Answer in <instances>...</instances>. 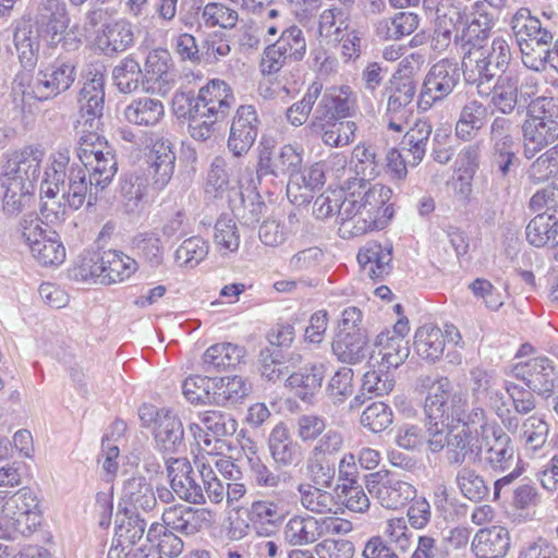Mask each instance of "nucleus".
Here are the masks:
<instances>
[{
	"label": "nucleus",
	"instance_id": "22",
	"mask_svg": "<svg viewBox=\"0 0 558 558\" xmlns=\"http://www.w3.org/2000/svg\"><path fill=\"white\" fill-rule=\"evenodd\" d=\"M66 175L69 180L68 190L62 194V199H65L69 208L73 210L81 208L85 202L88 206H92L97 201L98 192L105 189V186L94 184L93 172L76 163H73L69 169L66 168Z\"/></svg>",
	"mask_w": 558,
	"mask_h": 558
},
{
	"label": "nucleus",
	"instance_id": "61",
	"mask_svg": "<svg viewBox=\"0 0 558 558\" xmlns=\"http://www.w3.org/2000/svg\"><path fill=\"white\" fill-rule=\"evenodd\" d=\"M39 40L38 32L34 33L31 26H21L15 31V48L20 61L25 68H33L35 65L39 51Z\"/></svg>",
	"mask_w": 558,
	"mask_h": 558
},
{
	"label": "nucleus",
	"instance_id": "21",
	"mask_svg": "<svg viewBox=\"0 0 558 558\" xmlns=\"http://www.w3.org/2000/svg\"><path fill=\"white\" fill-rule=\"evenodd\" d=\"M105 80L101 74H94L87 81L80 93V117L76 121V128L99 129L104 111Z\"/></svg>",
	"mask_w": 558,
	"mask_h": 558
},
{
	"label": "nucleus",
	"instance_id": "12",
	"mask_svg": "<svg viewBox=\"0 0 558 558\" xmlns=\"http://www.w3.org/2000/svg\"><path fill=\"white\" fill-rule=\"evenodd\" d=\"M460 83V69L454 60L445 58L430 66L426 73L417 99L422 111L445 100Z\"/></svg>",
	"mask_w": 558,
	"mask_h": 558
},
{
	"label": "nucleus",
	"instance_id": "29",
	"mask_svg": "<svg viewBox=\"0 0 558 558\" xmlns=\"http://www.w3.org/2000/svg\"><path fill=\"white\" fill-rule=\"evenodd\" d=\"M284 543L293 547L314 544L322 538L319 518L308 513H295L282 529Z\"/></svg>",
	"mask_w": 558,
	"mask_h": 558
},
{
	"label": "nucleus",
	"instance_id": "62",
	"mask_svg": "<svg viewBox=\"0 0 558 558\" xmlns=\"http://www.w3.org/2000/svg\"><path fill=\"white\" fill-rule=\"evenodd\" d=\"M209 252V245L201 236L185 239L174 253L179 266L194 268L205 259Z\"/></svg>",
	"mask_w": 558,
	"mask_h": 558
},
{
	"label": "nucleus",
	"instance_id": "33",
	"mask_svg": "<svg viewBox=\"0 0 558 558\" xmlns=\"http://www.w3.org/2000/svg\"><path fill=\"white\" fill-rule=\"evenodd\" d=\"M488 121V108L480 100L466 101L456 122V136L464 142L473 141Z\"/></svg>",
	"mask_w": 558,
	"mask_h": 558
},
{
	"label": "nucleus",
	"instance_id": "60",
	"mask_svg": "<svg viewBox=\"0 0 558 558\" xmlns=\"http://www.w3.org/2000/svg\"><path fill=\"white\" fill-rule=\"evenodd\" d=\"M198 420L214 437L213 442L232 436L238 428V423L229 413L221 411H205L198 415Z\"/></svg>",
	"mask_w": 558,
	"mask_h": 558
},
{
	"label": "nucleus",
	"instance_id": "11",
	"mask_svg": "<svg viewBox=\"0 0 558 558\" xmlns=\"http://www.w3.org/2000/svg\"><path fill=\"white\" fill-rule=\"evenodd\" d=\"M476 442V457L493 471L505 472L514 464L512 439L500 426L482 425Z\"/></svg>",
	"mask_w": 558,
	"mask_h": 558
},
{
	"label": "nucleus",
	"instance_id": "18",
	"mask_svg": "<svg viewBox=\"0 0 558 558\" xmlns=\"http://www.w3.org/2000/svg\"><path fill=\"white\" fill-rule=\"evenodd\" d=\"M233 102L234 96L228 84L221 80H211L191 100L190 108L208 118L221 120L227 116Z\"/></svg>",
	"mask_w": 558,
	"mask_h": 558
},
{
	"label": "nucleus",
	"instance_id": "17",
	"mask_svg": "<svg viewBox=\"0 0 558 558\" xmlns=\"http://www.w3.org/2000/svg\"><path fill=\"white\" fill-rule=\"evenodd\" d=\"M162 525L184 535H194L216 523L217 513L207 508L175 505L162 512Z\"/></svg>",
	"mask_w": 558,
	"mask_h": 558
},
{
	"label": "nucleus",
	"instance_id": "48",
	"mask_svg": "<svg viewBox=\"0 0 558 558\" xmlns=\"http://www.w3.org/2000/svg\"><path fill=\"white\" fill-rule=\"evenodd\" d=\"M526 239L536 247L558 243V217L547 211L535 216L526 226Z\"/></svg>",
	"mask_w": 558,
	"mask_h": 558
},
{
	"label": "nucleus",
	"instance_id": "3",
	"mask_svg": "<svg viewBox=\"0 0 558 558\" xmlns=\"http://www.w3.org/2000/svg\"><path fill=\"white\" fill-rule=\"evenodd\" d=\"M39 498L31 488L23 487L15 493L7 490L3 509L0 511V525L5 541L28 536L40 525Z\"/></svg>",
	"mask_w": 558,
	"mask_h": 558
},
{
	"label": "nucleus",
	"instance_id": "51",
	"mask_svg": "<svg viewBox=\"0 0 558 558\" xmlns=\"http://www.w3.org/2000/svg\"><path fill=\"white\" fill-rule=\"evenodd\" d=\"M165 114V108L160 100L142 97L133 100L124 110L125 119L137 125H155Z\"/></svg>",
	"mask_w": 558,
	"mask_h": 558
},
{
	"label": "nucleus",
	"instance_id": "58",
	"mask_svg": "<svg viewBox=\"0 0 558 558\" xmlns=\"http://www.w3.org/2000/svg\"><path fill=\"white\" fill-rule=\"evenodd\" d=\"M147 539L151 544H156L157 551L170 558L178 557L184 547V543L181 537L174 534L169 527L155 522L150 525L147 531Z\"/></svg>",
	"mask_w": 558,
	"mask_h": 558
},
{
	"label": "nucleus",
	"instance_id": "19",
	"mask_svg": "<svg viewBox=\"0 0 558 558\" xmlns=\"http://www.w3.org/2000/svg\"><path fill=\"white\" fill-rule=\"evenodd\" d=\"M256 108L252 105L240 106L233 117L228 148L235 157L245 155L253 146L259 128Z\"/></svg>",
	"mask_w": 558,
	"mask_h": 558
},
{
	"label": "nucleus",
	"instance_id": "2",
	"mask_svg": "<svg viewBox=\"0 0 558 558\" xmlns=\"http://www.w3.org/2000/svg\"><path fill=\"white\" fill-rule=\"evenodd\" d=\"M44 157V150L36 147H25L9 156L0 174V198L5 214L17 215L28 205Z\"/></svg>",
	"mask_w": 558,
	"mask_h": 558
},
{
	"label": "nucleus",
	"instance_id": "9",
	"mask_svg": "<svg viewBox=\"0 0 558 558\" xmlns=\"http://www.w3.org/2000/svg\"><path fill=\"white\" fill-rule=\"evenodd\" d=\"M539 83L535 75L512 73L500 75L495 83L489 106L502 114H511L517 108H524L538 93Z\"/></svg>",
	"mask_w": 558,
	"mask_h": 558
},
{
	"label": "nucleus",
	"instance_id": "28",
	"mask_svg": "<svg viewBox=\"0 0 558 558\" xmlns=\"http://www.w3.org/2000/svg\"><path fill=\"white\" fill-rule=\"evenodd\" d=\"M510 548V534L500 525L478 530L471 541V550L477 558H500Z\"/></svg>",
	"mask_w": 558,
	"mask_h": 558
},
{
	"label": "nucleus",
	"instance_id": "1",
	"mask_svg": "<svg viewBox=\"0 0 558 558\" xmlns=\"http://www.w3.org/2000/svg\"><path fill=\"white\" fill-rule=\"evenodd\" d=\"M391 193L389 187L374 184L347 195L337 216L339 235L351 239L384 229L393 215L392 207L387 204Z\"/></svg>",
	"mask_w": 558,
	"mask_h": 558
},
{
	"label": "nucleus",
	"instance_id": "56",
	"mask_svg": "<svg viewBox=\"0 0 558 558\" xmlns=\"http://www.w3.org/2000/svg\"><path fill=\"white\" fill-rule=\"evenodd\" d=\"M462 70L469 84L481 85L496 75L477 46H472L463 56Z\"/></svg>",
	"mask_w": 558,
	"mask_h": 558
},
{
	"label": "nucleus",
	"instance_id": "39",
	"mask_svg": "<svg viewBox=\"0 0 558 558\" xmlns=\"http://www.w3.org/2000/svg\"><path fill=\"white\" fill-rule=\"evenodd\" d=\"M252 391V384L244 377L234 375L213 380L211 401L228 407L242 402Z\"/></svg>",
	"mask_w": 558,
	"mask_h": 558
},
{
	"label": "nucleus",
	"instance_id": "44",
	"mask_svg": "<svg viewBox=\"0 0 558 558\" xmlns=\"http://www.w3.org/2000/svg\"><path fill=\"white\" fill-rule=\"evenodd\" d=\"M244 356L243 348L230 343H217L209 347L203 355L206 372H219L238 365Z\"/></svg>",
	"mask_w": 558,
	"mask_h": 558
},
{
	"label": "nucleus",
	"instance_id": "24",
	"mask_svg": "<svg viewBox=\"0 0 558 558\" xmlns=\"http://www.w3.org/2000/svg\"><path fill=\"white\" fill-rule=\"evenodd\" d=\"M166 464L171 488L181 499L191 504L205 502L203 489L193 477L187 459L168 458Z\"/></svg>",
	"mask_w": 558,
	"mask_h": 558
},
{
	"label": "nucleus",
	"instance_id": "26",
	"mask_svg": "<svg viewBox=\"0 0 558 558\" xmlns=\"http://www.w3.org/2000/svg\"><path fill=\"white\" fill-rule=\"evenodd\" d=\"M242 170V165L236 161L228 162L223 157H215L207 174L206 192L222 197L231 190H241L244 183L241 178H234L233 172ZM244 171L248 172V167Z\"/></svg>",
	"mask_w": 558,
	"mask_h": 558
},
{
	"label": "nucleus",
	"instance_id": "52",
	"mask_svg": "<svg viewBox=\"0 0 558 558\" xmlns=\"http://www.w3.org/2000/svg\"><path fill=\"white\" fill-rule=\"evenodd\" d=\"M418 26V16L411 12H400L393 17L383 19L376 24V35L384 40H398L412 34Z\"/></svg>",
	"mask_w": 558,
	"mask_h": 558
},
{
	"label": "nucleus",
	"instance_id": "8",
	"mask_svg": "<svg viewBox=\"0 0 558 558\" xmlns=\"http://www.w3.org/2000/svg\"><path fill=\"white\" fill-rule=\"evenodd\" d=\"M550 105L554 106L553 98L537 97L522 123L523 154L527 159L558 140V121L547 114L545 109Z\"/></svg>",
	"mask_w": 558,
	"mask_h": 558
},
{
	"label": "nucleus",
	"instance_id": "64",
	"mask_svg": "<svg viewBox=\"0 0 558 558\" xmlns=\"http://www.w3.org/2000/svg\"><path fill=\"white\" fill-rule=\"evenodd\" d=\"M553 175H558V144L536 158L527 170L532 183H542Z\"/></svg>",
	"mask_w": 558,
	"mask_h": 558
},
{
	"label": "nucleus",
	"instance_id": "47",
	"mask_svg": "<svg viewBox=\"0 0 558 558\" xmlns=\"http://www.w3.org/2000/svg\"><path fill=\"white\" fill-rule=\"evenodd\" d=\"M375 345L381 356V365L386 368L399 367L410 354L408 341H402L400 337L393 338L389 330L377 336Z\"/></svg>",
	"mask_w": 558,
	"mask_h": 558
},
{
	"label": "nucleus",
	"instance_id": "23",
	"mask_svg": "<svg viewBox=\"0 0 558 558\" xmlns=\"http://www.w3.org/2000/svg\"><path fill=\"white\" fill-rule=\"evenodd\" d=\"M307 129L319 136L323 143L330 147H343L353 142L357 130L355 122L313 114Z\"/></svg>",
	"mask_w": 558,
	"mask_h": 558
},
{
	"label": "nucleus",
	"instance_id": "34",
	"mask_svg": "<svg viewBox=\"0 0 558 558\" xmlns=\"http://www.w3.org/2000/svg\"><path fill=\"white\" fill-rule=\"evenodd\" d=\"M76 77L75 64L71 61L57 60L37 74L48 98H52L68 90Z\"/></svg>",
	"mask_w": 558,
	"mask_h": 558
},
{
	"label": "nucleus",
	"instance_id": "40",
	"mask_svg": "<svg viewBox=\"0 0 558 558\" xmlns=\"http://www.w3.org/2000/svg\"><path fill=\"white\" fill-rule=\"evenodd\" d=\"M121 499L128 510L134 511L149 512L157 505L154 488L143 476H133L124 482Z\"/></svg>",
	"mask_w": 558,
	"mask_h": 558
},
{
	"label": "nucleus",
	"instance_id": "35",
	"mask_svg": "<svg viewBox=\"0 0 558 558\" xmlns=\"http://www.w3.org/2000/svg\"><path fill=\"white\" fill-rule=\"evenodd\" d=\"M171 57L167 50L155 49L150 51L145 62V74L147 83L157 84L148 86V89L159 94H167L174 83V75L170 71Z\"/></svg>",
	"mask_w": 558,
	"mask_h": 558
},
{
	"label": "nucleus",
	"instance_id": "6",
	"mask_svg": "<svg viewBox=\"0 0 558 558\" xmlns=\"http://www.w3.org/2000/svg\"><path fill=\"white\" fill-rule=\"evenodd\" d=\"M70 162L69 151H57L52 154L46 166L40 181V215L44 227L57 225L64 220L68 210V203L58 198L60 186L64 184L66 166Z\"/></svg>",
	"mask_w": 558,
	"mask_h": 558
},
{
	"label": "nucleus",
	"instance_id": "63",
	"mask_svg": "<svg viewBox=\"0 0 558 558\" xmlns=\"http://www.w3.org/2000/svg\"><path fill=\"white\" fill-rule=\"evenodd\" d=\"M456 483L460 493L471 501H480L488 494L484 477L471 468L459 470Z\"/></svg>",
	"mask_w": 558,
	"mask_h": 558
},
{
	"label": "nucleus",
	"instance_id": "45",
	"mask_svg": "<svg viewBox=\"0 0 558 558\" xmlns=\"http://www.w3.org/2000/svg\"><path fill=\"white\" fill-rule=\"evenodd\" d=\"M387 116L401 114L405 116L407 107L412 102L416 94V84L412 77H402L401 75H392L389 81Z\"/></svg>",
	"mask_w": 558,
	"mask_h": 558
},
{
	"label": "nucleus",
	"instance_id": "27",
	"mask_svg": "<svg viewBox=\"0 0 558 558\" xmlns=\"http://www.w3.org/2000/svg\"><path fill=\"white\" fill-rule=\"evenodd\" d=\"M511 28L519 46L534 43L536 46H550L553 33L542 25L526 8L519 9L511 19Z\"/></svg>",
	"mask_w": 558,
	"mask_h": 558
},
{
	"label": "nucleus",
	"instance_id": "55",
	"mask_svg": "<svg viewBox=\"0 0 558 558\" xmlns=\"http://www.w3.org/2000/svg\"><path fill=\"white\" fill-rule=\"evenodd\" d=\"M384 539L397 554L409 553L415 542V534L404 518L388 519L385 523Z\"/></svg>",
	"mask_w": 558,
	"mask_h": 558
},
{
	"label": "nucleus",
	"instance_id": "59",
	"mask_svg": "<svg viewBox=\"0 0 558 558\" xmlns=\"http://www.w3.org/2000/svg\"><path fill=\"white\" fill-rule=\"evenodd\" d=\"M306 473L313 484L331 488L336 477L335 459L310 452L306 459Z\"/></svg>",
	"mask_w": 558,
	"mask_h": 558
},
{
	"label": "nucleus",
	"instance_id": "15",
	"mask_svg": "<svg viewBox=\"0 0 558 558\" xmlns=\"http://www.w3.org/2000/svg\"><path fill=\"white\" fill-rule=\"evenodd\" d=\"M290 498H294L292 492L281 490L272 497L252 502L248 519L259 535L268 536L282 524L290 511Z\"/></svg>",
	"mask_w": 558,
	"mask_h": 558
},
{
	"label": "nucleus",
	"instance_id": "4",
	"mask_svg": "<svg viewBox=\"0 0 558 558\" xmlns=\"http://www.w3.org/2000/svg\"><path fill=\"white\" fill-rule=\"evenodd\" d=\"M70 16L63 0H40L35 15V26L40 40L47 47H61L64 51H75L82 40L74 28H70Z\"/></svg>",
	"mask_w": 558,
	"mask_h": 558
},
{
	"label": "nucleus",
	"instance_id": "10",
	"mask_svg": "<svg viewBox=\"0 0 558 558\" xmlns=\"http://www.w3.org/2000/svg\"><path fill=\"white\" fill-rule=\"evenodd\" d=\"M22 236L33 258L41 266H59L65 260V247L60 235L37 217H25L22 222Z\"/></svg>",
	"mask_w": 558,
	"mask_h": 558
},
{
	"label": "nucleus",
	"instance_id": "49",
	"mask_svg": "<svg viewBox=\"0 0 558 558\" xmlns=\"http://www.w3.org/2000/svg\"><path fill=\"white\" fill-rule=\"evenodd\" d=\"M102 265H105L102 284L122 282L137 269V263L133 258L118 251L102 252Z\"/></svg>",
	"mask_w": 558,
	"mask_h": 558
},
{
	"label": "nucleus",
	"instance_id": "53",
	"mask_svg": "<svg viewBox=\"0 0 558 558\" xmlns=\"http://www.w3.org/2000/svg\"><path fill=\"white\" fill-rule=\"evenodd\" d=\"M476 437L472 436L471 428L466 426L452 427L447 447V460L451 464H462L466 456L476 457Z\"/></svg>",
	"mask_w": 558,
	"mask_h": 558
},
{
	"label": "nucleus",
	"instance_id": "42",
	"mask_svg": "<svg viewBox=\"0 0 558 558\" xmlns=\"http://www.w3.org/2000/svg\"><path fill=\"white\" fill-rule=\"evenodd\" d=\"M349 169L359 177L355 178L359 189L367 190L371 185L366 182L374 180L379 174V163L375 149L364 143L357 144L351 153Z\"/></svg>",
	"mask_w": 558,
	"mask_h": 558
},
{
	"label": "nucleus",
	"instance_id": "31",
	"mask_svg": "<svg viewBox=\"0 0 558 558\" xmlns=\"http://www.w3.org/2000/svg\"><path fill=\"white\" fill-rule=\"evenodd\" d=\"M268 447L274 462L279 468L298 465L302 460L301 447L293 441L283 423L277 424L270 432Z\"/></svg>",
	"mask_w": 558,
	"mask_h": 558
},
{
	"label": "nucleus",
	"instance_id": "32",
	"mask_svg": "<svg viewBox=\"0 0 558 558\" xmlns=\"http://www.w3.org/2000/svg\"><path fill=\"white\" fill-rule=\"evenodd\" d=\"M14 108L21 112H32L39 101L49 99L37 77L28 72L19 73L11 88Z\"/></svg>",
	"mask_w": 558,
	"mask_h": 558
},
{
	"label": "nucleus",
	"instance_id": "14",
	"mask_svg": "<svg viewBox=\"0 0 558 558\" xmlns=\"http://www.w3.org/2000/svg\"><path fill=\"white\" fill-rule=\"evenodd\" d=\"M143 425L151 429L156 447L165 453H174L182 446L183 426L181 421L165 409L143 404L138 410Z\"/></svg>",
	"mask_w": 558,
	"mask_h": 558
},
{
	"label": "nucleus",
	"instance_id": "50",
	"mask_svg": "<svg viewBox=\"0 0 558 558\" xmlns=\"http://www.w3.org/2000/svg\"><path fill=\"white\" fill-rule=\"evenodd\" d=\"M323 486L310 483H300L296 486L301 506L312 513L331 512L335 506V498L331 493Z\"/></svg>",
	"mask_w": 558,
	"mask_h": 558
},
{
	"label": "nucleus",
	"instance_id": "41",
	"mask_svg": "<svg viewBox=\"0 0 558 558\" xmlns=\"http://www.w3.org/2000/svg\"><path fill=\"white\" fill-rule=\"evenodd\" d=\"M227 447L223 440H216L209 452L199 453L196 457V464L201 477H208L215 474L214 466L228 480H236L240 470L233 463L230 457L222 453Z\"/></svg>",
	"mask_w": 558,
	"mask_h": 558
},
{
	"label": "nucleus",
	"instance_id": "37",
	"mask_svg": "<svg viewBox=\"0 0 558 558\" xmlns=\"http://www.w3.org/2000/svg\"><path fill=\"white\" fill-rule=\"evenodd\" d=\"M326 368L323 363H314L292 373L286 380L287 387L303 401H310L320 389Z\"/></svg>",
	"mask_w": 558,
	"mask_h": 558
},
{
	"label": "nucleus",
	"instance_id": "7",
	"mask_svg": "<svg viewBox=\"0 0 558 558\" xmlns=\"http://www.w3.org/2000/svg\"><path fill=\"white\" fill-rule=\"evenodd\" d=\"M80 140L76 149L78 165L93 172L96 186H107L117 172V162L107 141L97 133L98 129L78 128Z\"/></svg>",
	"mask_w": 558,
	"mask_h": 558
},
{
	"label": "nucleus",
	"instance_id": "25",
	"mask_svg": "<svg viewBox=\"0 0 558 558\" xmlns=\"http://www.w3.org/2000/svg\"><path fill=\"white\" fill-rule=\"evenodd\" d=\"M147 175L151 178V185L162 190L170 181L174 171L175 155L169 141L156 138L148 156Z\"/></svg>",
	"mask_w": 558,
	"mask_h": 558
},
{
	"label": "nucleus",
	"instance_id": "38",
	"mask_svg": "<svg viewBox=\"0 0 558 558\" xmlns=\"http://www.w3.org/2000/svg\"><path fill=\"white\" fill-rule=\"evenodd\" d=\"M422 387L427 389L424 411L428 421H444L445 410L451 398V383L447 377L422 379Z\"/></svg>",
	"mask_w": 558,
	"mask_h": 558
},
{
	"label": "nucleus",
	"instance_id": "16",
	"mask_svg": "<svg viewBox=\"0 0 558 558\" xmlns=\"http://www.w3.org/2000/svg\"><path fill=\"white\" fill-rule=\"evenodd\" d=\"M508 376L523 381L531 391L545 399L551 397L556 378L555 367L553 361L546 356H536L517 363L511 367Z\"/></svg>",
	"mask_w": 558,
	"mask_h": 558
},
{
	"label": "nucleus",
	"instance_id": "57",
	"mask_svg": "<svg viewBox=\"0 0 558 558\" xmlns=\"http://www.w3.org/2000/svg\"><path fill=\"white\" fill-rule=\"evenodd\" d=\"M423 5L435 12L437 25L456 27L463 24L465 7L460 0H423Z\"/></svg>",
	"mask_w": 558,
	"mask_h": 558
},
{
	"label": "nucleus",
	"instance_id": "13",
	"mask_svg": "<svg viewBox=\"0 0 558 558\" xmlns=\"http://www.w3.org/2000/svg\"><path fill=\"white\" fill-rule=\"evenodd\" d=\"M368 494L385 509L404 508L416 496V488L400 474L390 471L371 473L366 480Z\"/></svg>",
	"mask_w": 558,
	"mask_h": 558
},
{
	"label": "nucleus",
	"instance_id": "36",
	"mask_svg": "<svg viewBox=\"0 0 558 558\" xmlns=\"http://www.w3.org/2000/svg\"><path fill=\"white\" fill-rule=\"evenodd\" d=\"M134 41L132 24L119 19L104 26L96 37V46L105 54H113L126 50Z\"/></svg>",
	"mask_w": 558,
	"mask_h": 558
},
{
	"label": "nucleus",
	"instance_id": "5",
	"mask_svg": "<svg viewBox=\"0 0 558 558\" xmlns=\"http://www.w3.org/2000/svg\"><path fill=\"white\" fill-rule=\"evenodd\" d=\"M493 409L504 427L509 433L518 434L517 439L525 456L534 459L545 457L550 452L548 442L549 425L542 416L534 414L520 423L510 407L496 397L493 398Z\"/></svg>",
	"mask_w": 558,
	"mask_h": 558
},
{
	"label": "nucleus",
	"instance_id": "54",
	"mask_svg": "<svg viewBox=\"0 0 558 558\" xmlns=\"http://www.w3.org/2000/svg\"><path fill=\"white\" fill-rule=\"evenodd\" d=\"M213 239L216 250L222 256L238 252L241 235L235 220L226 215L219 217L214 227Z\"/></svg>",
	"mask_w": 558,
	"mask_h": 558
},
{
	"label": "nucleus",
	"instance_id": "43",
	"mask_svg": "<svg viewBox=\"0 0 558 558\" xmlns=\"http://www.w3.org/2000/svg\"><path fill=\"white\" fill-rule=\"evenodd\" d=\"M350 87H332L325 92L314 113L324 117L344 119L350 116L354 99L351 97Z\"/></svg>",
	"mask_w": 558,
	"mask_h": 558
},
{
	"label": "nucleus",
	"instance_id": "30",
	"mask_svg": "<svg viewBox=\"0 0 558 558\" xmlns=\"http://www.w3.org/2000/svg\"><path fill=\"white\" fill-rule=\"evenodd\" d=\"M362 272L369 279H384L391 270L392 246L377 242L366 243L357 254Z\"/></svg>",
	"mask_w": 558,
	"mask_h": 558
},
{
	"label": "nucleus",
	"instance_id": "20",
	"mask_svg": "<svg viewBox=\"0 0 558 558\" xmlns=\"http://www.w3.org/2000/svg\"><path fill=\"white\" fill-rule=\"evenodd\" d=\"M447 338L458 344L461 335L453 326H447L446 330L442 331L435 325H423L415 331L414 350L421 359L435 362L442 356Z\"/></svg>",
	"mask_w": 558,
	"mask_h": 558
},
{
	"label": "nucleus",
	"instance_id": "46",
	"mask_svg": "<svg viewBox=\"0 0 558 558\" xmlns=\"http://www.w3.org/2000/svg\"><path fill=\"white\" fill-rule=\"evenodd\" d=\"M332 351L344 363L355 364L367 355L366 332L337 333Z\"/></svg>",
	"mask_w": 558,
	"mask_h": 558
}]
</instances>
